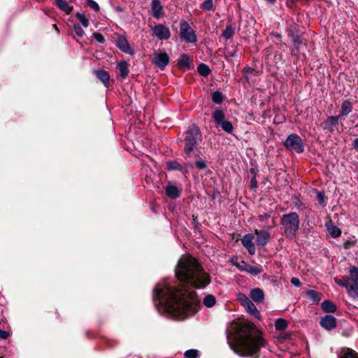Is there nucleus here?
I'll list each match as a JSON object with an SVG mask.
<instances>
[{"label": "nucleus", "instance_id": "nucleus-1", "mask_svg": "<svg viewBox=\"0 0 358 358\" xmlns=\"http://www.w3.org/2000/svg\"><path fill=\"white\" fill-rule=\"evenodd\" d=\"M176 276L182 285L170 286L158 283L153 290V301L176 320H184L194 315L200 308V300L194 290L206 287L211 277L198 260L192 255H182L176 267Z\"/></svg>", "mask_w": 358, "mask_h": 358}, {"label": "nucleus", "instance_id": "nucleus-2", "mask_svg": "<svg viewBox=\"0 0 358 358\" xmlns=\"http://www.w3.org/2000/svg\"><path fill=\"white\" fill-rule=\"evenodd\" d=\"M227 338L231 350L242 357L258 358L260 348L266 345L262 332L250 322L238 324L234 332L228 333Z\"/></svg>", "mask_w": 358, "mask_h": 358}, {"label": "nucleus", "instance_id": "nucleus-3", "mask_svg": "<svg viewBox=\"0 0 358 358\" xmlns=\"http://www.w3.org/2000/svg\"><path fill=\"white\" fill-rule=\"evenodd\" d=\"M202 141V134L200 129L196 124H192L185 132L184 138L183 153L185 158L196 155L197 146Z\"/></svg>", "mask_w": 358, "mask_h": 358}, {"label": "nucleus", "instance_id": "nucleus-4", "mask_svg": "<svg viewBox=\"0 0 358 358\" xmlns=\"http://www.w3.org/2000/svg\"><path fill=\"white\" fill-rule=\"evenodd\" d=\"M334 281L339 286L345 287L351 297L358 299V267H350L349 275L343 276L342 279L335 278Z\"/></svg>", "mask_w": 358, "mask_h": 358}, {"label": "nucleus", "instance_id": "nucleus-5", "mask_svg": "<svg viewBox=\"0 0 358 358\" xmlns=\"http://www.w3.org/2000/svg\"><path fill=\"white\" fill-rule=\"evenodd\" d=\"M300 220L298 214L291 212L281 217V224L286 237L293 238L299 229Z\"/></svg>", "mask_w": 358, "mask_h": 358}, {"label": "nucleus", "instance_id": "nucleus-6", "mask_svg": "<svg viewBox=\"0 0 358 358\" xmlns=\"http://www.w3.org/2000/svg\"><path fill=\"white\" fill-rule=\"evenodd\" d=\"M179 36L182 41L187 43H196L197 41L195 31L190 27L189 24L184 20L180 22Z\"/></svg>", "mask_w": 358, "mask_h": 358}, {"label": "nucleus", "instance_id": "nucleus-7", "mask_svg": "<svg viewBox=\"0 0 358 358\" xmlns=\"http://www.w3.org/2000/svg\"><path fill=\"white\" fill-rule=\"evenodd\" d=\"M284 146L290 151H294L297 153H302L304 151L303 143L301 138L296 134L289 135L284 142Z\"/></svg>", "mask_w": 358, "mask_h": 358}, {"label": "nucleus", "instance_id": "nucleus-8", "mask_svg": "<svg viewBox=\"0 0 358 358\" xmlns=\"http://www.w3.org/2000/svg\"><path fill=\"white\" fill-rule=\"evenodd\" d=\"M152 36L159 40H168L171 37V31L168 27L158 24L151 28Z\"/></svg>", "mask_w": 358, "mask_h": 358}, {"label": "nucleus", "instance_id": "nucleus-9", "mask_svg": "<svg viewBox=\"0 0 358 358\" xmlns=\"http://www.w3.org/2000/svg\"><path fill=\"white\" fill-rule=\"evenodd\" d=\"M152 62L160 69H164L169 63V57L165 52H155Z\"/></svg>", "mask_w": 358, "mask_h": 358}, {"label": "nucleus", "instance_id": "nucleus-10", "mask_svg": "<svg viewBox=\"0 0 358 358\" xmlns=\"http://www.w3.org/2000/svg\"><path fill=\"white\" fill-rule=\"evenodd\" d=\"M320 326L327 331L335 329L337 326V320L331 315H325L320 318Z\"/></svg>", "mask_w": 358, "mask_h": 358}, {"label": "nucleus", "instance_id": "nucleus-11", "mask_svg": "<svg viewBox=\"0 0 358 358\" xmlns=\"http://www.w3.org/2000/svg\"><path fill=\"white\" fill-rule=\"evenodd\" d=\"M339 117L336 116H329L326 120L321 123L320 127L324 130H327L330 133L335 131V128L338 125Z\"/></svg>", "mask_w": 358, "mask_h": 358}, {"label": "nucleus", "instance_id": "nucleus-12", "mask_svg": "<svg viewBox=\"0 0 358 358\" xmlns=\"http://www.w3.org/2000/svg\"><path fill=\"white\" fill-rule=\"evenodd\" d=\"M255 234L257 235L256 243L258 246L264 247L268 243L271 234L268 231L255 229Z\"/></svg>", "mask_w": 358, "mask_h": 358}, {"label": "nucleus", "instance_id": "nucleus-13", "mask_svg": "<svg viewBox=\"0 0 358 358\" xmlns=\"http://www.w3.org/2000/svg\"><path fill=\"white\" fill-rule=\"evenodd\" d=\"M254 236L252 234H247L241 239L242 245L248 250L250 255L255 254L256 248L253 243Z\"/></svg>", "mask_w": 358, "mask_h": 358}, {"label": "nucleus", "instance_id": "nucleus-14", "mask_svg": "<svg viewBox=\"0 0 358 358\" xmlns=\"http://www.w3.org/2000/svg\"><path fill=\"white\" fill-rule=\"evenodd\" d=\"M152 16L159 20L164 15V11L160 0H152L151 3Z\"/></svg>", "mask_w": 358, "mask_h": 358}, {"label": "nucleus", "instance_id": "nucleus-15", "mask_svg": "<svg viewBox=\"0 0 358 358\" xmlns=\"http://www.w3.org/2000/svg\"><path fill=\"white\" fill-rule=\"evenodd\" d=\"M117 47L125 53L132 54V50L125 36H120L116 41Z\"/></svg>", "mask_w": 358, "mask_h": 358}, {"label": "nucleus", "instance_id": "nucleus-16", "mask_svg": "<svg viewBox=\"0 0 358 358\" xmlns=\"http://www.w3.org/2000/svg\"><path fill=\"white\" fill-rule=\"evenodd\" d=\"M94 73L106 87H109L110 75L108 71L98 69L94 70Z\"/></svg>", "mask_w": 358, "mask_h": 358}, {"label": "nucleus", "instance_id": "nucleus-17", "mask_svg": "<svg viewBox=\"0 0 358 358\" xmlns=\"http://www.w3.org/2000/svg\"><path fill=\"white\" fill-rule=\"evenodd\" d=\"M250 297L256 303H262L264 300V293L260 288H254L250 292Z\"/></svg>", "mask_w": 358, "mask_h": 358}, {"label": "nucleus", "instance_id": "nucleus-18", "mask_svg": "<svg viewBox=\"0 0 358 358\" xmlns=\"http://www.w3.org/2000/svg\"><path fill=\"white\" fill-rule=\"evenodd\" d=\"M271 217V212H266V213H263L262 214H259L258 215V220L262 223V227L263 228H266V229H271L273 227L275 226V223H274V221L273 220H272V224H268V219Z\"/></svg>", "mask_w": 358, "mask_h": 358}, {"label": "nucleus", "instance_id": "nucleus-19", "mask_svg": "<svg viewBox=\"0 0 358 358\" xmlns=\"http://www.w3.org/2000/svg\"><path fill=\"white\" fill-rule=\"evenodd\" d=\"M192 64V59L186 55L182 54L178 59V66L180 69H189Z\"/></svg>", "mask_w": 358, "mask_h": 358}, {"label": "nucleus", "instance_id": "nucleus-20", "mask_svg": "<svg viewBox=\"0 0 358 358\" xmlns=\"http://www.w3.org/2000/svg\"><path fill=\"white\" fill-rule=\"evenodd\" d=\"M165 192L168 197L176 199L180 196V190L173 185H169L165 188Z\"/></svg>", "mask_w": 358, "mask_h": 358}, {"label": "nucleus", "instance_id": "nucleus-21", "mask_svg": "<svg viewBox=\"0 0 358 358\" xmlns=\"http://www.w3.org/2000/svg\"><path fill=\"white\" fill-rule=\"evenodd\" d=\"M326 227L332 238H338L341 234V230L336 226L331 220H329L326 223Z\"/></svg>", "mask_w": 358, "mask_h": 358}, {"label": "nucleus", "instance_id": "nucleus-22", "mask_svg": "<svg viewBox=\"0 0 358 358\" xmlns=\"http://www.w3.org/2000/svg\"><path fill=\"white\" fill-rule=\"evenodd\" d=\"M129 64L125 61H121L117 65V69L118 71V76L122 79H125L129 73Z\"/></svg>", "mask_w": 358, "mask_h": 358}, {"label": "nucleus", "instance_id": "nucleus-23", "mask_svg": "<svg viewBox=\"0 0 358 358\" xmlns=\"http://www.w3.org/2000/svg\"><path fill=\"white\" fill-rule=\"evenodd\" d=\"M352 104L350 101L346 99L342 102L340 114L337 115L341 118V117L346 116L352 111Z\"/></svg>", "mask_w": 358, "mask_h": 358}, {"label": "nucleus", "instance_id": "nucleus-24", "mask_svg": "<svg viewBox=\"0 0 358 358\" xmlns=\"http://www.w3.org/2000/svg\"><path fill=\"white\" fill-rule=\"evenodd\" d=\"M243 307L245 308V310L255 318L260 319L261 314L251 300Z\"/></svg>", "mask_w": 358, "mask_h": 358}, {"label": "nucleus", "instance_id": "nucleus-25", "mask_svg": "<svg viewBox=\"0 0 358 358\" xmlns=\"http://www.w3.org/2000/svg\"><path fill=\"white\" fill-rule=\"evenodd\" d=\"M215 124L217 126L224 121L225 114L222 109L217 108L212 114Z\"/></svg>", "mask_w": 358, "mask_h": 358}, {"label": "nucleus", "instance_id": "nucleus-26", "mask_svg": "<svg viewBox=\"0 0 358 358\" xmlns=\"http://www.w3.org/2000/svg\"><path fill=\"white\" fill-rule=\"evenodd\" d=\"M321 307L327 313H334L337 309L336 306L329 300L324 301L321 304Z\"/></svg>", "mask_w": 358, "mask_h": 358}, {"label": "nucleus", "instance_id": "nucleus-27", "mask_svg": "<svg viewBox=\"0 0 358 358\" xmlns=\"http://www.w3.org/2000/svg\"><path fill=\"white\" fill-rule=\"evenodd\" d=\"M235 34V28L231 24H227L225 29L223 31L222 36L226 39L229 40L234 37Z\"/></svg>", "mask_w": 358, "mask_h": 358}, {"label": "nucleus", "instance_id": "nucleus-28", "mask_svg": "<svg viewBox=\"0 0 358 358\" xmlns=\"http://www.w3.org/2000/svg\"><path fill=\"white\" fill-rule=\"evenodd\" d=\"M306 295L315 303H318L321 300L322 294L313 289L307 290Z\"/></svg>", "mask_w": 358, "mask_h": 358}, {"label": "nucleus", "instance_id": "nucleus-29", "mask_svg": "<svg viewBox=\"0 0 358 358\" xmlns=\"http://www.w3.org/2000/svg\"><path fill=\"white\" fill-rule=\"evenodd\" d=\"M56 4L59 9L67 13H70L73 9L66 0H56Z\"/></svg>", "mask_w": 358, "mask_h": 358}, {"label": "nucleus", "instance_id": "nucleus-30", "mask_svg": "<svg viewBox=\"0 0 358 358\" xmlns=\"http://www.w3.org/2000/svg\"><path fill=\"white\" fill-rule=\"evenodd\" d=\"M197 71L201 76L206 77L210 74V69L208 65L201 63L198 66Z\"/></svg>", "mask_w": 358, "mask_h": 358}, {"label": "nucleus", "instance_id": "nucleus-31", "mask_svg": "<svg viewBox=\"0 0 358 358\" xmlns=\"http://www.w3.org/2000/svg\"><path fill=\"white\" fill-rule=\"evenodd\" d=\"M218 126H220L222 129L227 134H232L234 131V126L229 121L224 120L220 123Z\"/></svg>", "mask_w": 358, "mask_h": 358}, {"label": "nucleus", "instance_id": "nucleus-32", "mask_svg": "<svg viewBox=\"0 0 358 358\" xmlns=\"http://www.w3.org/2000/svg\"><path fill=\"white\" fill-rule=\"evenodd\" d=\"M215 297L212 294H208L206 296L203 301V305L208 308L213 307L215 304Z\"/></svg>", "mask_w": 358, "mask_h": 358}, {"label": "nucleus", "instance_id": "nucleus-33", "mask_svg": "<svg viewBox=\"0 0 358 358\" xmlns=\"http://www.w3.org/2000/svg\"><path fill=\"white\" fill-rule=\"evenodd\" d=\"M200 8L205 11H214L215 9L213 0H205L201 5Z\"/></svg>", "mask_w": 358, "mask_h": 358}, {"label": "nucleus", "instance_id": "nucleus-34", "mask_svg": "<svg viewBox=\"0 0 358 358\" xmlns=\"http://www.w3.org/2000/svg\"><path fill=\"white\" fill-rule=\"evenodd\" d=\"M287 322L285 319L278 318L275 322V328L278 331H282L287 329Z\"/></svg>", "mask_w": 358, "mask_h": 358}, {"label": "nucleus", "instance_id": "nucleus-35", "mask_svg": "<svg viewBox=\"0 0 358 358\" xmlns=\"http://www.w3.org/2000/svg\"><path fill=\"white\" fill-rule=\"evenodd\" d=\"M212 101L216 104H220L224 100V96L220 91H215L211 94Z\"/></svg>", "mask_w": 358, "mask_h": 358}, {"label": "nucleus", "instance_id": "nucleus-36", "mask_svg": "<svg viewBox=\"0 0 358 358\" xmlns=\"http://www.w3.org/2000/svg\"><path fill=\"white\" fill-rule=\"evenodd\" d=\"M341 358H358V353L348 348L341 352Z\"/></svg>", "mask_w": 358, "mask_h": 358}, {"label": "nucleus", "instance_id": "nucleus-37", "mask_svg": "<svg viewBox=\"0 0 358 358\" xmlns=\"http://www.w3.org/2000/svg\"><path fill=\"white\" fill-rule=\"evenodd\" d=\"M167 169L169 171H181L182 170V166L180 164H179L177 161L173 160L169 161L166 163Z\"/></svg>", "mask_w": 358, "mask_h": 358}, {"label": "nucleus", "instance_id": "nucleus-38", "mask_svg": "<svg viewBox=\"0 0 358 358\" xmlns=\"http://www.w3.org/2000/svg\"><path fill=\"white\" fill-rule=\"evenodd\" d=\"M76 17L84 27H87L89 26V20L83 13L78 12L76 14Z\"/></svg>", "mask_w": 358, "mask_h": 358}, {"label": "nucleus", "instance_id": "nucleus-39", "mask_svg": "<svg viewBox=\"0 0 358 358\" xmlns=\"http://www.w3.org/2000/svg\"><path fill=\"white\" fill-rule=\"evenodd\" d=\"M244 270L248 273L253 275H257L262 272V269L259 267L252 266L250 265H245Z\"/></svg>", "mask_w": 358, "mask_h": 358}, {"label": "nucleus", "instance_id": "nucleus-40", "mask_svg": "<svg viewBox=\"0 0 358 358\" xmlns=\"http://www.w3.org/2000/svg\"><path fill=\"white\" fill-rule=\"evenodd\" d=\"M184 357L185 358H199V352L196 349H190L185 352Z\"/></svg>", "mask_w": 358, "mask_h": 358}, {"label": "nucleus", "instance_id": "nucleus-41", "mask_svg": "<svg viewBox=\"0 0 358 358\" xmlns=\"http://www.w3.org/2000/svg\"><path fill=\"white\" fill-rule=\"evenodd\" d=\"M357 240L356 239L355 236H352L348 240L345 241L343 243V248L345 250H348L356 245Z\"/></svg>", "mask_w": 358, "mask_h": 358}, {"label": "nucleus", "instance_id": "nucleus-42", "mask_svg": "<svg viewBox=\"0 0 358 358\" xmlns=\"http://www.w3.org/2000/svg\"><path fill=\"white\" fill-rule=\"evenodd\" d=\"M292 41H293L294 48L296 50H299L302 44V40H301L300 36L298 34L293 35Z\"/></svg>", "mask_w": 358, "mask_h": 358}, {"label": "nucleus", "instance_id": "nucleus-43", "mask_svg": "<svg viewBox=\"0 0 358 358\" xmlns=\"http://www.w3.org/2000/svg\"><path fill=\"white\" fill-rule=\"evenodd\" d=\"M237 299L241 302L243 306L246 303H248L250 301V299L243 293H238L237 295Z\"/></svg>", "mask_w": 358, "mask_h": 358}, {"label": "nucleus", "instance_id": "nucleus-44", "mask_svg": "<svg viewBox=\"0 0 358 358\" xmlns=\"http://www.w3.org/2000/svg\"><path fill=\"white\" fill-rule=\"evenodd\" d=\"M255 72V69L252 67H249V66H247V67H245L243 71H242V73L243 74V76L247 79L248 80L250 78V76L253 74Z\"/></svg>", "mask_w": 358, "mask_h": 358}, {"label": "nucleus", "instance_id": "nucleus-45", "mask_svg": "<svg viewBox=\"0 0 358 358\" xmlns=\"http://www.w3.org/2000/svg\"><path fill=\"white\" fill-rule=\"evenodd\" d=\"M73 29L78 37H83L84 36L85 31L80 25L74 24Z\"/></svg>", "mask_w": 358, "mask_h": 358}, {"label": "nucleus", "instance_id": "nucleus-46", "mask_svg": "<svg viewBox=\"0 0 358 358\" xmlns=\"http://www.w3.org/2000/svg\"><path fill=\"white\" fill-rule=\"evenodd\" d=\"M195 166L199 169H204L207 166L206 162L201 159H199L195 162Z\"/></svg>", "mask_w": 358, "mask_h": 358}, {"label": "nucleus", "instance_id": "nucleus-47", "mask_svg": "<svg viewBox=\"0 0 358 358\" xmlns=\"http://www.w3.org/2000/svg\"><path fill=\"white\" fill-rule=\"evenodd\" d=\"M250 189L254 191V192H256L257 191V189L258 187V182L256 179V176H253L252 178H251V180H250Z\"/></svg>", "mask_w": 358, "mask_h": 358}, {"label": "nucleus", "instance_id": "nucleus-48", "mask_svg": "<svg viewBox=\"0 0 358 358\" xmlns=\"http://www.w3.org/2000/svg\"><path fill=\"white\" fill-rule=\"evenodd\" d=\"M93 36L94 39L99 43H103L105 42V38L102 34L98 32H94L93 34Z\"/></svg>", "mask_w": 358, "mask_h": 358}, {"label": "nucleus", "instance_id": "nucleus-49", "mask_svg": "<svg viewBox=\"0 0 358 358\" xmlns=\"http://www.w3.org/2000/svg\"><path fill=\"white\" fill-rule=\"evenodd\" d=\"M317 199L321 205L325 206V197L324 194L322 192H317Z\"/></svg>", "mask_w": 358, "mask_h": 358}, {"label": "nucleus", "instance_id": "nucleus-50", "mask_svg": "<svg viewBox=\"0 0 358 358\" xmlns=\"http://www.w3.org/2000/svg\"><path fill=\"white\" fill-rule=\"evenodd\" d=\"M88 6L94 10H99V6L98 3L94 0H87Z\"/></svg>", "mask_w": 358, "mask_h": 358}, {"label": "nucleus", "instance_id": "nucleus-51", "mask_svg": "<svg viewBox=\"0 0 358 358\" xmlns=\"http://www.w3.org/2000/svg\"><path fill=\"white\" fill-rule=\"evenodd\" d=\"M294 205L297 208L298 210H302L306 208L305 204L299 199H297L296 201H294Z\"/></svg>", "mask_w": 358, "mask_h": 358}, {"label": "nucleus", "instance_id": "nucleus-52", "mask_svg": "<svg viewBox=\"0 0 358 358\" xmlns=\"http://www.w3.org/2000/svg\"><path fill=\"white\" fill-rule=\"evenodd\" d=\"M291 283L296 286V287H300L301 286V281L298 278L293 277L291 278Z\"/></svg>", "mask_w": 358, "mask_h": 358}, {"label": "nucleus", "instance_id": "nucleus-53", "mask_svg": "<svg viewBox=\"0 0 358 358\" xmlns=\"http://www.w3.org/2000/svg\"><path fill=\"white\" fill-rule=\"evenodd\" d=\"M126 138L127 139L129 143H131V144H133L132 134L131 132V126L129 127V130L128 131H127Z\"/></svg>", "mask_w": 358, "mask_h": 358}, {"label": "nucleus", "instance_id": "nucleus-54", "mask_svg": "<svg viewBox=\"0 0 358 358\" xmlns=\"http://www.w3.org/2000/svg\"><path fill=\"white\" fill-rule=\"evenodd\" d=\"M9 336V333L7 331L0 329V338L6 339Z\"/></svg>", "mask_w": 358, "mask_h": 358}, {"label": "nucleus", "instance_id": "nucleus-55", "mask_svg": "<svg viewBox=\"0 0 358 358\" xmlns=\"http://www.w3.org/2000/svg\"><path fill=\"white\" fill-rule=\"evenodd\" d=\"M124 149H125V150H127V151H129V152H131H131H132V151H133L132 148H130V147L127 145V142H126V141H124Z\"/></svg>", "mask_w": 358, "mask_h": 358}, {"label": "nucleus", "instance_id": "nucleus-56", "mask_svg": "<svg viewBox=\"0 0 358 358\" xmlns=\"http://www.w3.org/2000/svg\"><path fill=\"white\" fill-rule=\"evenodd\" d=\"M353 145H354V148L358 150V138H356L353 141Z\"/></svg>", "mask_w": 358, "mask_h": 358}, {"label": "nucleus", "instance_id": "nucleus-57", "mask_svg": "<svg viewBox=\"0 0 358 358\" xmlns=\"http://www.w3.org/2000/svg\"><path fill=\"white\" fill-rule=\"evenodd\" d=\"M273 36L274 37H275L276 38H278V39H280V38H281V37H282L281 34H279V33H273Z\"/></svg>", "mask_w": 358, "mask_h": 358}, {"label": "nucleus", "instance_id": "nucleus-58", "mask_svg": "<svg viewBox=\"0 0 358 358\" xmlns=\"http://www.w3.org/2000/svg\"><path fill=\"white\" fill-rule=\"evenodd\" d=\"M250 172L254 175V176H256L257 171L254 168H250Z\"/></svg>", "mask_w": 358, "mask_h": 358}, {"label": "nucleus", "instance_id": "nucleus-59", "mask_svg": "<svg viewBox=\"0 0 358 358\" xmlns=\"http://www.w3.org/2000/svg\"><path fill=\"white\" fill-rule=\"evenodd\" d=\"M266 1H268L269 3H273L275 2L276 0H266Z\"/></svg>", "mask_w": 358, "mask_h": 358}, {"label": "nucleus", "instance_id": "nucleus-60", "mask_svg": "<svg viewBox=\"0 0 358 358\" xmlns=\"http://www.w3.org/2000/svg\"><path fill=\"white\" fill-rule=\"evenodd\" d=\"M299 1V0H291V1H292V2H293V3L297 2V1Z\"/></svg>", "mask_w": 358, "mask_h": 358}, {"label": "nucleus", "instance_id": "nucleus-61", "mask_svg": "<svg viewBox=\"0 0 358 358\" xmlns=\"http://www.w3.org/2000/svg\"><path fill=\"white\" fill-rule=\"evenodd\" d=\"M0 358H1V357H0Z\"/></svg>", "mask_w": 358, "mask_h": 358}]
</instances>
